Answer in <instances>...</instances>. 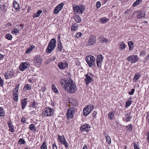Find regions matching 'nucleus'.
Listing matches in <instances>:
<instances>
[{
	"instance_id": "1",
	"label": "nucleus",
	"mask_w": 149,
	"mask_h": 149,
	"mask_svg": "<svg viewBox=\"0 0 149 149\" xmlns=\"http://www.w3.org/2000/svg\"><path fill=\"white\" fill-rule=\"evenodd\" d=\"M60 83L63 88L68 93H73L76 91V86L70 78L61 79Z\"/></svg>"
},
{
	"instance_id": "2",
	"label": "nucleus",
	"mask_w": 149,
	"mask_h": 149,
	"mask_svg": "<svg viewBox=\"0 0 149 149\" xmlns=\"http://www.w3.org/2000/svg\"><path fill=\"white\" fill-rule=\"evenodd\" d=\"M56 40L54 39H52L49 43L48 45L46 50V52L48 54L51 53L54 50L56 45Z\"/></svg>"
},
{
	"instance_id": "3",
	"label": "nucleus",
	"mask_w": 149,
	"mask_h": 149,
	"mask_svg": "<svg viewBox=\"0 0 149 149\" xmlns=\"http://www.w3.org/2000/svg\"><path fill=\"white\" fill-rule=\"evenodd\" d=\"M86 60V63L90 67H91L92 66L95 67L96 65L95 63V60L94 56L90 55L88 57H87Z\"/></svg>"
},
{
	"instance_id": "4",
	"label": "nucleus",
	"mask_w": 149,
	"mask_h": 149,
	"mask_svg": "<svg viewBox=\"0 0 149 149\" xmlns=\"http://www.w3.org/2000/svg\"><path fill=\"white\" fill-rule=\"evenodd\" d=\"M77 111V109L75 108L71 107L68 108L67 111L66 115L67 118H72L74 116V115Z\"/></svg>"
},
{
	"instance_id": "5",
	"label": "nucleus",
	"mask_w": 149,
	"mask_h": 149,
	"mask_svg": "<svg viewBox=\"0 0 149 149\" xmlns=\"http://www.w3.org/2000/svg\"><path fill=\"white\" fill-rule=\"evenodd\" d=\"M73 10L75 13H80L82 14L85 10V8L84 6L79 5L76 6L75 7L73 6Z\"/></svg>"
},
{
	"instance_id": "6",
	"label": "nucleus",
	"mask_w": 149,
	"mask_h": 149,
	"mask_svg": "<svg viewBox=\"0 0 149 149\" xmlns=\"http://www.w3.org/2000/svg\"><path fill=\"white\" fill-rule=\"evenodd\" d=\"M53 114V109L50 107H46L45 109V111L42 113V115L47 116H51Z\"/></svg>"
},
{
	"instance_id": "7",
	"label": "nucleus",
	"mask_w": 149,
	"mask_h": 149,
	"mask_svg": "<svg viewBox=\"0 0 149 149\" xmlns=\"http://www.w3.org/2000/svg\"><path fill=\"white\" fill-rule=\"evenodd\" d=\"M94 107L91 104L89 105L84 108L83 110V114L85 116H87L92 111Z\"/></svg>"
},
{
	"instance_id": "8",
	"label": "nucleus",
	"mask_w": 149,
	"mask_h": 149,
	"mask_svg": "<svg viewBox=\"0 0 149 149\" xmlns=\"http://www.w3.org/2000/svg\"><path fill=\"white\" fill-rule=\"evenodd\" d=\"M42 61L41 57L39 55H38L35 57L33 61V63L37 67H39L41 64Z\"/></svg>"
},
{
	"instance_id": "9",
	"label": "nucleus",
	"mask_w": 149,
	"mask_h": 149,
	"mask_svg": "<svg viewBox=\"0 0 149 149\" xmlns=\"http://www.w3.org/2000/svg\"><path fill=\"white\" fill-rule=\"evenodd\" d=\"M3 75L6 79H11L15 76V73L13 70L8 71L3 74Z\"/></svg>"
},
{
	"instance_id": "10",
	"label": "nucleus",
	"mask_w": 149,
	"mask_h": 149,
	"mask_svg": "<svg viewBox=\"0 0 149 149\" xmlns=\"http://www.w3.org/2000/svg\"><path fill=\"white\" fill-rule=\"evenodd\" d=\"M139 58L137 55H133L128 56L127 58V60L132 63H134L137 62Z\"/></svg>"
},
{
	"instance_id": "11",
	"label": "nucleus",
	"mask_w": 149,
	"mask_h": 149,
	"mask_svg": "<svg viewBox=\"0 0 149 149\" xmlns=\"http://www.w3.org/2000/svg\"><path fill=\"white\" fill-rule=\"evenodd\" d=\"M85 76L86 78L84 79V81L86 82V84L88 85L90 83L93 81L92 77L94 76V75L91 73H88Z\"/></svg>"
},
{
	"instance_id": "12",
	"label": "nucleus",
	"mask_w": 149,
	"mask_h": 149,
	"mask_svg": "<svg viewBox=\"0 0 149 149\" xmlns=\"http://www.w3.org/2000/svg\"><path fill=\"white\" fill-rule=\"evenodd\" d=\"M91 127L89 124H85L81 125L80 128V129L81 131L86 132H88L90 131L89 129Z\"/></svg>"
},
{
	"instance_id": "13",
	"label": "nucleus",
	"mask_w": 149,
	"mask_h": 149,
	"mask_svg": "<svg viewBox=\"0 0 149 149\" xmlns=\"http://www.w3.org/2000/svg\"><path fill=\"white\" fill-rule=\"evenodd\" d=\"M103 57L101 55H99L97 56V67L98 68H100L102 65V63L103 62Z\"/></svg>"
},
{
	"instance_id": "14",
	"label": "nucleus",
	"mask_w": 149,
	"mask_h": 149,
	"mask_svg": "<svg viewBox=\"0 0 149 149\" xmlns=\"http://www.w3.org/2000/svg\"><path fill=\"white\" fill-rule=\"evenodd\" d=\"M58 66L61 70H64L68 67V64L66 62H61L58 65Z\"/></svg>"
},
{
	"instance_id": "15",
	"label": "nucleus",
	"mask_w": 149,
	"mask_h": 149,
	"mask_svg": "<svg viewBox=\"0 0 149 149\" xmlns=\"http://www.w3.org/2000/svg\"><path fill=\"white\" fill-rule=\"evenodd\" d=\"M28 62H23L19 66V69L21 71H23L26 69L29 66Z\"/></svg>"
},
{
	"instance_id": "16",
	"label": "nucleus",
	"mask_w": 149,
	"mask_h": 149,
	"mask_svg": "<svg viewBox=\"0 0 149 149\" xmlns=\"http://www.w3.org/2000/svg\"><path fill=\"white\" fill-rule=\"evenodd\" d=\"M96 39L94 37L91 36L89 38L88 42L87 43V45L90 46L93 45L95 42Z\"/></svg>"
},
{
	"instance_id": "17",
	"label": "nucleus",
	"mask_w": 149,
	"mask_h": 149,
	"mask_svg": "<svg viewBox=\"0 0 149 149\" xmlns=\"http://www.w3.org/2000/svg\"><path fill=\"white\" fill-rule=\"evenodd\" d=\"M63 5L64 4L63 3H61L58 5L54 10V13L56 14L58 13L62 9L63 7Z\"/></svg>"
},
{
	"instance_id": "18",
	"label": "nucleus",
	"mask_w": 149,
	"mask_h": 149,
	"mask_svg": "<svg viewBox=\"0 0 149 149\" xmlns=\"http://www.w3.org/2000/svg\"><path fill=\"white\" fill-rule=\"evenodd\" d=\"M19 84H17L15 86V88L13 91V95H18V89L19 88Z\"/></svg>"
},
{
	"instance_id": "19",
	"label": "nucleus",
	"mask_w": 149,
	"mask_h": 149,
	"mask_svg": "<svg viewBox=\"0 0 149 149\" xmlns=\"http://www.w3.org/2000/svg\"><path fill=\"white\" fill-rule=\"evenodd\" d=\"M27 104V98H25L23 99L21 102V104L22 105V109L24 110Z\"/></svg>"
},
{
	"instance_id": "20",
	"label": "nucleus",
	"mask_w": 149,
	"mask_h": 149,
	"mask_svg": "<svg viewBox=\"0 0 149 149\" xmlns=\"http://www.w3.org/2000/svg\"><path fill=\"white\" fill-rule=\"evenodd\" d=\"M115 113V112L114 111H110L109 113L108 116L109 120H111L114 118Z\"/></svg>"
},
{
	"instance_id": "21",
	"label": "nucleus",
	"mask_w": 149,
	"mask_h": 149,
	"mask_svg": "<svg viewBox=\"0 0 149 149\" xmlns=\"http://www.w3.org/2000/svg\"><path fill=\"white\" fill-rule=\"evenodd\" d=\"M131 114L130 112H129V113L126 114H125V120L127 122L130 121L132 117L130 116V115Z\"/></svg>"
},
{
	"instance_id": "22",
	"label": "nucleus",
	"mask_w": 149,
	"mask_h": 149,
	"mask_svg": "<svg viewBox=\"0 0 149 149\" xmlns=\"http://www.w3.org/2000/svg\"><path fill=\"white\" fill-rule=\"evenodd\" d=\"M139 12H140V13L137 15V18L139 19H141V17H144L145 15V13L143 11H138L137 12V13H139Z\"/></svg>"
},
{
	"instance_id": "23",
	"label": "nucleus",
	"mask_w": 149,
	"mask_h": 149,
	"mask_svg": "<svg viewBox=\"0 0 149 149\" xmlns=\"http://www.w3.org/2000/svg\"><path fill=\"white\" fill-rule=\"evenodd\" d=\"M13 5L15 9L16 10H18L20 9L19 4L16 1H14L13 3Z\"/></svg>"
},
{
	"instance_id": "24",
	"label": "nucleus",
	"mask_w": 149,
	"mask_h": 149,
	"mask_svg": "<svg viewBox=\"0 0 149 149\" xmlns=\"http://www.w3.org/2000/svg\"><path fill=\"white\" fill-rule=\"evenodd\" d=\"M35 48V47L34 45H32L30 46L26 51L25 53L26 54L29 53L30 52H31Z\"/></svg>"
},
{
	"instance_id": "25",
	"label": "nucleus",
	"mask_w": 149,
	"mask_h": 149,
	"mask_svg": "<svg viewBox=\"0 0 149 149\" xmlns=\"http://www.w3.org/2000/svg\"><path fill=\"white\" fill-rule=\"evenodd\" d=\"M6 3H0V10L5 11L7 6Z\"/></svg>"
},
{
	"instance_id": "26",
	"label": "nucleus",
	"mask_w": 149,
	"mask_h": 149,
	"mask_svg": "<svg viewBox=\"0 0 149 149\" xmlns=\"http://www.w3.org/2000/svg\"><path fill=\"white\" fill-rule=\"evenodd\" d=\"M42 10H38L36 13H34L33 16V18H35L38 17L42 13Z\"/></svg>"
},
{
	"instance_id": "27",
	"label": "nucleus",
	"mask_w": 149,
	"mask_h": 149,
	"mask_svg": "<svg viewBox=\"0 0 149 149\" xmlns=\"http://www.w3.org/2000/svg\"><path fill=\"white\" fill-rule=\"evenodd\" d=\"M79 27L78 24L77 23L73 24L71 27V30L74 31H76L78 29Z\"/></svg>"
},
{
	"instance_id": "28",
	"label": "nucleus",
	"mask_w": 149,
	"mask_h": 149,
	"mask_svg": "<svg viewBox=\"0 0 149 149\" xmlns=\"http://www.w3.org/2000/svg\"><path fill=\"white\" fill-rule=\"evenodd\" d=\"M120 45L119 48L120 50L124 49L126 47V45L123 42H121L119 43Z\"/></svg>"
},
{
	"instance_id": "29",
	"label": "nucleus",
	"mask_w": 149,
	"mask_h": 149,
	"mask_svg": "<svg viewBox=\"0 0 149 149\" xmlns=\"http://www.w3.org/2000/svg\"><path fill=\"white\" fill-rule=\"evenodd\" d=\"M100 42L101 43L104 42L106 43H107L109 42V40L108 39L106 38H104L103 37L102 38H100Z\"/></svg>"
},
{
	"instance_id": "30",
	"label": "nucleus",
	"mask_w": 149,
	"mask_h": 149,
	"mask_svg": "<svg viewBox=\"0 0 149 149\" xmlns=\"http://www.w3.org/2000/svg\"><path fill=\"white\" fill-rule=\"evenodd\" d=\"M75 21L77 23H79L81 21V18L78 15H76L74 17Z\"/></svg>"
},
{
	"instance_id": "31",
	"label": "nucleus",
	"mask_w": 149,
	"mask_h": 149,
	"mask_svg": "<svg viewBox=\"0 0 149 149\" xmlns=\"http://www.w3.org/2000/svg\"><path fill=\"white\" fill-rule=\"evenodd\" d=\"M128 43L129 47V49L130 50H131L133 48V42H132L131 41H129Z\"/></svg>"
},
{
	"instance_id": "32",
	"label": "nucleus",
	"mask_w": 149,
	"mask_h": 149,
	"mask_svg": "<svg viewBox=\"0 0 149 149\" xmlns=\"http://www.w3.org/2000/svg\"><path fill=\"white\" fill-rule=\"evenodd\" d=\"M62 47H63L62 46L61 43H58L57 51L58 52H61L62 51Z\"/></svg>"
},
{
	"instance_id": "33",
	"label": "nucleus",
	"mask_w": 149,
	"mask_h": 149,
	"mask_svg": "<svg viewBox=\"0 0 149 149\" xmlns=\"http://www.w3.org/2000/svg\"><path fill=\"white\" fill-rule=\"evenodd\" d=\"M29 128L31 130H33V132H35L36 131V129L34 125L33 124H31L29 127Z\"/></svg>"
},
{
	"instance_id": "34",
	"label": "nucleus",
	"mask_w": 149,
	"mask_h": 149,
	"mask_svg": "<svg viewBox=\"0 0 149 149\" xmlns=\"http://www.w3.org/2000/svg\"><path fill=\"white\" fill-rule=\"evenodd\" d=\"M109 20V19L105 17L101 18L100 19L101 22L103 24H104Z\"/></svg>"
},
{
	"instance_id": "35",
	"label": "nucleus",
	"mask_w": 149,
	"mask_h": 149,
	"mask_svg": "<svg viewBox=\"0 0 149 149\" xmlns=\"http://www.w3.org/2000/svg\"><path fill=\"white\" fill-rule=\"evenodd\" d=\"M140 74L139 73H137L135 74L134 77V80H135V82H136V81L140 77Z\"/></svg>"
},
{
	"instance_id": "36",
	"label": "nucleus",
	"mask_w": 149,
	"mask_h": 149,
	"mask_svg": "<svg viewBox=\"0 0 149 149\" xmlns=\"http://www.w3.org/2000/svg\"><path fill=\"white\" fill-rule=\"evenodd\" d=\"M5 114L2 108L0 107V117L5 116Z\"/></svg>"
},
{
	"instance_id": "37",
	"label": "nucleus",
	"mask_w": 149,
	"mask_h": 149,
	"mask_svg": "<svg viewBox=\"0 0 149 149\" xmlns=\"http://www.w3.org/2000/svg\"><path fill=\"white\" fill-rule=\"evenodd\" d=\"M41 149H47V146L46 145V142L44 141L40 146Z\"/></svg>"
},
{
	"instance_id": "38",
	"label": "nucleus",
	"mask_w": 149,
	"mask_h": 149,
	"mask_svg": "<svg viewBox=\"0 0 149 149\" xmlns=\"http://www.w3.org/2000/svg\"><path fill=\"white\" fill-rule=\"evenodd\" d=\"M5 38L8 40H11L12 39V37L10 34L8 33L6 35Z\"/></svg>"
},
{
	"instance_id": "39",
	"label": "nucleus",
	"mask_w": 149,
	"mask_h": 149,
	"mask_svg": "<svg viewBox=\"0 0 149 149\" xmlns=\"http://www.w3.org/2000/svg\"><path fill=\"white\" fill-rule=\"evenodd\" d=\"M31 86L28 84H26L24 87V88L26 90H30L31 89Z\"/></svg>"
},
{
	"instance_id": "40",
	"label": "nucleus",
	"mask_w": 149,
	"mask_h": 149,
	"mask_svg": "<svg viewBox=\"0 0 149 149\" xmlns=\"http://www.w3.org/2000/svg\"><path fill=\"white\" fill-rule=\"evenodd\" d=\"M105 137L106 139L107 142L109 144H110L111 143V139L109 136L107 135H105Z\"/></svg>"
},
{
	"instance_id": "41",
	"label": "nucleus",
	"mask_w": 149,
	"mask_h": 149,
	"mask_svg": "<svg viewBox=\"0 0 149 149\" xmlns=\"http://www.w3.org/2000/svg\"><path fill=\"white\" fill-rule=\"evenodd\" d=\"M52 90L54 92L56 93H58V91L54 85H52Z\"/></svg>"
},
{
	"instance_id": "42",
	"label": "nucleus",
	"mask_w": 149,
	"mask_h": 149,
	"mask_svg": "<svg viewBox=\"0 0 149 149\" xmlns=\"http://www.w3.org/2000/svg\"><path fill=\"white\" fill-rule=\"evenodd\" d=\"M25 143V141L22 138L20 139L18 141V143L20 144H24Z\"/></svg>"
},
{
	"instance_id": "43",
	"label": "nucleus",
	"mask_w": 149,
	"mask_h": 149,
	"mask_svg": "<svg viewBox=\"0 0 149 149\" xmlns=\"http://www.w3.org/2000/svg\"><path fill=\"white\" fill-rule=\"evenodd\" d=\"M126 128L129 131H131L132 128V125L131 124H130L126 126Z\"/></svg>"
},
{
	"instance_id": "44",
	"label": "nucleus",
	"mask_w": 149,
	"mask_h": 149,
	"mask_svg": "<svg viewBox=\"0 0 149 149\" xmlns=\"http://www.w3.org/2000/svg\"><path fill=\"white\" fill-rule=\"evenodd\" d=\"M82 35V33L81 32L77 33L74 36L76 38L80 37Z\"/></svg>"
},
{
	"instance_id": "45",
	"label": "nucleus",
	"mask_w": 149,
	"mask_h": 149,
	"mask_svg": "<svg viewBox=\"0 0 149 149\" xmlns=\"http://www.w3.org/2000/svg\"><path fill=\"white\" fill-rule=\"evenodd\" d=\"M131 104V101H130L129 100L128 101H127L125 103V107H129Z\"/></svg>"
},
{
	"instance_id": "46",
	"label": "nucleus",
	"mask_w": 149,
	"mask_h": 149,
	"mask_svg": "<svg viewBox=\"0 0 149 149\" xmlns=\"http://www.w3.org/2000/svg\"><path fill=\"white\" fill-rule=\"evenodd\" d=\"M138 143H134V149H140L139 145L137 144Z\"/></svg>"
},
{
	"instance_id": "47",
	"label": "nucleus",
	"mask_w": 149,
	"mask_h": 149,
	"mask_svg": "<svg viewBox=\"0 0 149 149\" xmlns=\"http://www.w3.org/2000/svg\"><path fill=\"white\" fill-rule=\"evenodd\" d=\"M8 128H9V130L11 132H14V130L13 128V125H10L8 126Z\"/></svg>"
},
{
	"instance_id": "48",
	"label": "nucleus",
	"mask_w": 149,
	"mask_h": 149,
	"mask_svg": "<svg viewBox=\"0 0 149 149\" xmlns=\"http://www.w3.org/2000/svg\"><path fill=\"white\" fill-rule=\"evenodd\" d=\"M19 31V30L18 29H15L13 31H12V33L13 34H15L16 33H18Z\"/></svg>"
},
{
	"instance_id": "49",
	"label": "nucleus",
	"mask_w": 149,
	"mask_h": 149,
	"mask_svg": "<svg viewBox=\"0 0 149 149\" xmlns=\"http://www.w3.org/2000/svg\"><path fill=\"white\" fill-rule=\"evenodd\" d=\"M101 2L99 1H97L96 3V6L98 8H99L101 6Z\"/></svg>"
},
{
	"instance_id": "50",
	"label": "nucleus",
	"mask_w": 149,
	"mask_h": 149,
	"mask_svg": "<svg viewBox=\"0 0 149 149\" xmlns=\"http://www.w3.org/2000/svg\"><path fill=\"white\" fill-rule=\"evenodd\" d=\"M135 90L134 89H132L131 91L129 92V93H128L130 95H132L134 94V92Z\"/></svg>"
},
{
	"instance_id": "51",
	"label": "nucleus",
	"mask_w": 149,
	"mask_h": 149,
	"mask_svg": "<svg viewBox=\"0 0 149 149\" xmlns=\"http://www.w3.org/2000/svg\"><path fill=\"white\" fill-rule=\"evenodd\" d=\"M18 95H13L14 99L15 101H17L18 100Z\"/></svg>"
},
{
	"instance_id": "52",
	"label": "nucleus",
	"mask_w": 149,
	"mask_h": 149,
	"mask_svg": "<svg viewBox=\"0 0 149 149\" xmlns=\"http://www.w3.org/2000/svg\"><path fill=\"white\" fill-rule=\"evenodd\" d=\"M139 3L136 1L135 2L133 3L132 6L134 7H136L138 5H139Z\"/></svg>"
},
{
	"instance_id": "53",
	"label": "nucleus",
	"mask_w": 149,
	"mask_h": 149,
	"mask_svg": "<svg viewBox=\"0 0 149 149\" xmlns=\"http://www.w3.org/2000/svg\"><path fill=\"white\" fill-rule=\"evenodd\" d=\"M146 52L145 51H142L141 52L140 54V56H144L146 54Z\"/></svg>"
},
{
	"instance_id": "54",
	"label": "nucleus",
	"mask_w": 149,
	"mask_h": 149,
	"mask_svg": "<svg viewBox=\"0 0 149 149\" xmlns=\"http://www.w3.org/2000/svg\"><path fill=\"white\" fill-rule=\"evenodd\" d=\"M36 104V102H33L32 104V106L33 108H36L37 107Z\"/></svg>"
},
{
	"instance_id": "55",
	"label": "nucleus",
	"mask_w": 149,
	"mask_h": 149,
	"mask_svg": "<svg viewBox=\"0 0 149 149\" xmlns=\"http://www.w3.org/2000/svg\"><path fill=\"white\" fill-rule=\"evenodd\" d=\"M63 144L64 145L65 147L66 148H68L69 146L68 143L66 141Z\"/></svg>"
},
{
	"instance_id": "56",
	"label": "nucleus",
	"mask_w": 149,
	"mask_h": 149,
	"mask_svg": "<svg viewBox=\"0 0 149 149\" xmlns=\"http://www.w3.org/2000/svg\"><path fill=\"white\" fill-rule=\"evenodd\" d=\"M60 36L59 35H58L57 36V39H58V41L57 42L58 43H61V40H60Z\"/></svg>"
},
{
	"instance_id": "57",
	"label": "nucleus",
	"mask_w": 149,
	"mask_h": 149,
	"mask_svg": "<svg viewBox=\"0 0 149 149\" xmlns=\"http://www.w3.org/2000/svg\"><path fill=\"white\" fill-rule=\"evenodd\" d=\"M3 80L1 79V78L0 77V86H2L3 85Z\"/></svg>"
},
{
	"instance_id": "58",
	"label": "nucleus",
	"mask_w": 149,
	"mask_h": 149,
	"mask_svg": "<svg viewBox=\"0 0 149 149\" xmlns=\"http://www.w3.org/2000/svg\"><path fill=\"white\" fill-rule=\"evenodd\" d=\"M21 121L22 123H24L26 122L25 118L24 117H22L21 119Z\"/></svg>"
},
{
	"instance_id": "59",
	"label": "nucleus",
	"mask_w": 149,
	"mask_h": 149,
	"mask_svg": "<svg viewBox=\"0 0 149 149\" xmlns=\"http://www.w3.org/2000/svg\"><path fill=\"white\" fill-rule=\"evenodd\" d=\"M97 114V112L96 111H94L93 113H92V116L93 117H95L96 116V115Z\"/></svg>"
},
{
	"instance_id": "60",
	"label": "nucleus",
	"mask_w": 149,
	"mask_h": 149,
	"mask_svg": "<svg viewBox=\"0 0 149 149\" xmlns=\"http://www.w3.org/2000/svg\"><path fill=\"white\" fill-rule=\"evenodd\" d=\"M147 140L148 142V143H149V132L147 134Z\"/></svg>"
},
{
	"instance_id": "61",
	"label": "nucleus",
	"mask_w": 149,
	"mask_h": 149,
	"mask_svg": "<svg viewBox=\"0 0 149 149\" xmlns=\"http://www.w3.org/2000/svg\"><path fill=\"white\" fill-rule=\"evenodd\" d=\"M58 139L60 142L61 141H62V139H61V136H60L59 135H58Z\"/></svg>"
},
{
	"instance_id": "62",
	"label": "nucleus",
	"mask_w": 149,
	"mask_h": 149,
	"mask_svg": "<svg viewBox=\"0 0 149 149\" xmlns=\"http://www.w3.org/2000/svg\"><path fill=\"white\" fill-rule=\"evenodd\" d=\"M4 58V56L1 54L0 55V61L3 60Z\"/></svg>"
},
{
	"instance_id": "63",
	"label": "nucleus",
	"mask_w": 149,
	"mask_h": 149,
	"mask_svg": "<svg viewBox=\"0 0 149 149\" xmlns=\"http://www.w3.org/2000/svg\"><path fill=\"white\" fill-rule=\"evenodd\" d=\"M12 24L10 23V22H8L6 24V26H11L12 25Z\"/></svg>"
},
{
	"instance_id": "64",
	"label": "nucleus",
	"mask_w": 149,
	"mask_h": 149,
	"mask_svg": "<svg viewBox=\"0 0 149 149\" xmlns=\"http://www.w3.org/2000/svg\"><path fill=\"white\" fill-rule=\"evenodd\" d=\"M149 59V54L145 58V60L147 61Z\"/></svg>"
}]
</instances>
